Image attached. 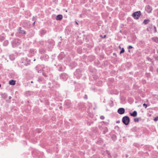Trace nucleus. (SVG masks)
<instances>
[{"mask_svg":"<svg viewBox=\"0 0 158 158\" xmlns=\"http://www.w3.org/2000/svg\"><path fill=\"white\" fill-rule=\"evenodd\" d=\"M46 33V31L44 30H41L40 31V33L42 35H44Z\"/></svg>","mask_w":158,"mask_h":158,"instance_id":"13","label":"nucleus"},{"mask_svg":"<svg viewBox=\"0 0 158 158\" xmlns=\"http://www.w3.org/2000/svg\"><path fill=\"white\" fill-rule=\"evenodd\" d=\"M100 118L101 119H104L105 118H104V117L103 116H101L100 117Z\"/></svg>","mask_w":158,"mask_h":158,"instance_id":"22","label":"nucleus"},{"mask_svg":"<svg viewBox=\"0 0 158 158\" xmlns=\"http://www.w3.org/2000/svg\"><path fill=\"white\" fill-rule=\"evenodd\" d=\"M153 28L154 30V32H157V30L156 29V27H155V26H153Z\"/></svg>","mask_w":158,"mask_h":158,"instance_id":"20","label":"nucleus"},{"mask_svg":"<svg viewBox=\"0 0 158 158\" xmlns=\"http://www.w3.org/2000/svg\"><path fill=\"white\" fill-rule=\"evenodd\" d=\"M130 115L133 117H135L137 116V112L136 111H134L132 113H130Z\"/></svg>","mask_w":158,"mask_h":158,"instance_id":"10","label":"nucleus"},{"mask_svg":"<svg viewBox=\"0 0 158 158\" xmlns=\"http://www.w3.org/2000/svg\"><path fill=\"white\" fill-rule=\"evenodd\" d=\"M149 21V20H146V19H145L144 20L143 23L145 24H147L148 23Z\"/></svg>","mask_w":158,"mask_h":158,"instance_id":"15","label":"nucleus"},{"mask_svg":"<svg viewBox=\"0 0 158 158\" xmlns=\"http://www.w3.org/2000/svg\"><path fill=\"white\" fill-rule=\"evenodd\" d=\"M143 106L145 107V108H147V105L145 103L143 104Z\"/></svg>","mask_w":158,"mask_h":158,"instance_id":"21","label":"nucleus"},{"mask_svg":"<svg viewBox=\"0 0 158 158\" xmlns=\"http://www.w3.org/2000/svg\"><path fill=\"white\" fill-rule=\"evenodd\" d=\"M60 77L64 81H66L68 78V76L66 74L62 73Z\"/></svg>","mask_w":158,"mask_h":158,"instance_id":"5","label":"nucleus"},{"mask_svg":"<svg viewBox=\"0 0 158 158\" xmlns=\"http://www.w3.org/2000/svg\"><path fill=\"white\" fill-rule=\"evenodd\" d=\"M123 123L126 125H128L130 122V118L128 116L123 117L122 119Z\"/></svg>","mask_w":158,"mask_h":158,"instance_id":"1","label":"nucleus"},{"mask_svg":"<svg viewBox=\"0 0 158 158\" xmlns=\"http://www.w3.org/2000/svg\"><path fill=\"white\" fill-rule=\"evenodd\" d=\"M154 120L155 121H157V120H158V117H155L154 119Z\"/></svg>","mask_w":158,"mask_h":158,"instance_id":"19","label":"nucleus"},{"mask_svg":"<svg viewBox=\"0 0 158 158\" xmlns=\"http://www.w3.org/2000/svg\"><path fill=\"white\" fill-rule=\"evenodd\" d=\"M45 56L46 58L47 59V60L48 58V55H45Z\"/></svg>","mask_w":158,"mask_h":158,"instance_id":"25","label":"nucleus"},{"mask_svg":"<svg viewBox=\"0 0 158 158\" xmlns=\"http://www.w3.org/2000/svg\"><path fill=\"white\" fill-rule=\"evenodd\" d=\"M13 33H12L11 34V35L12 36L13 35Z\"/></svg>","mask_w":158,"mask_h":158,"instance_id":"32","label":"nucleus"},{"mask_svg":"<svg viewBox=\"0 0 158 158\" xmlns=\"http://www.w3.org/2000/svg\"><path fill=\"white\" fill-rule=\"evenodd\" d=\"M132 48H133L132 46H131L130 45L128 47V49H130Z\"/></svg>","mask_w":158,"mask_h":158,"instance_id":"23","label":"nucleus"},{"mask_svg":"<svg viewBox=\"0 0 158 158\" xmlns=\"http://www.w3.org/2000/svg\"><path fill=\"white\" fill-rule=\"evenodd\" d=\"M1 84H0V87H1Z\"/></svg>","mask_w":158,"mask_h":158,"instance_id":"37","label":"nucleus"},{"mask_svg":"<svg viewBox=\"0 0 158 158\" xmlns=\"http://www.w3.org/2000/svg\"><path fill=\"white\" fill-rule=\"evenodd\" d=\"M120 123V121L119 120H118V121H116V123Z\"/></svg>","mask_w":158,"mask_h":158,"instance_id":"27","label":"nucleus"},{"mask_svg":"<svg viewBox=\"0 0 158 158\" xmlns=\"http://www.w3.org/2000/svg\"><path fill=\"white\" fill-rule=\"evenodd\" d=\"M75 23H76L77 24H78V23L76 21V22H75Z\"/></svg>","mask_w":158,"mask_h":158,"instance_id":"30","label":"nucleus"},{"mask_svg":"<svg viewBox=\"0 0 158 158\" xmlns=\"http://www.w3.org/2000/svg\"><path fill=\"white\" fill-rule=\"evenodd\" d=\"M18 32L21 35H25L26 33L25 31L21 30V28L19 27L18 30Z\"/></svg>","mask_w":158,"mask_h":158,"instance_id":"8","label":"nucleus"},{"mask_svg":"<svg viewBox=\"0 0 158 158\" xmlns=\"http://www.w3.org/2000/svg\"><path fill=\"white\" fill-rule=\"evenodd\" d=\"M21 43V41L19 39H15L12 43V46L13 47H16L19 45Z\"/></svg>","mask_w":158,"mask_h":158,"instance_id":"2","label":"nucleus"},{"mask_svg":"<svg viewBox=\"0 0 158 158\" xmlns=\"http://www.w3.org/2000/svg\"><path fill=\"white\" fill-rule=\"evenodd\" d=\"M145 10L148 13H150L152 10V8L150 6L148 5L145 7Z\"/></svg>","mask_w":158,"mask_h":158,"instance_id":"4","label":"nucleus"},{"mask_svg":"<svg viewBox=\"0 0 158 158\" xmlns=\"http://www.w3.org/2000/svg\"><path fill=\"white\" fill-rule=\"evenodd\" d=\"M141 15V12L140 11H138L133 13L132 15L133 17L135 19H138Z\"/></svg>","mask_w":158,"mask_h":158,"instance_id":"3","label":"nucleus"},{"mask_svg":"<svg viewBox=\"0 0 158 158\" xmlns=\"http://www.w3.org/2000/svg\"><path fill=\"white\" fill-rule=\"evenodd\" d=\"M124 48H122V49L121 50V51L120 52V54H121V53H123L124 52Z\"/></svg>","mask_w":158,"mask_h":158,"instance_id":"18","label":"nucleus"},{"mask_svg":"<svg viewBox=\"0 0 158 158\" xmlns=\"http://www.w3.org/2000/svg\"><path fill=\"white\" fill-rule=\"evenodd\" d=\"M128 51H129V52H130V50H129Z\"/></svg>","mask_w":158,"mask_h":158,"instance_id":"38","label":"nucleus"},{"mask_svg":"<svg viewBox=\"0 0 158 158\" xmlns=\"http://www.w3.org/2000/svg\"><path fill=\"white\" fill-rule=\"evenodd\" d=\"M35 21H34V22H33V26H34V25L35 24Z\"/></svg>","mask_w":158,"mask_h":158,"instance_id":"28","label":"nucleus"},{"mask_svg":"<svg viewBox=\"0 0 158 158\" xmlns=\"http://www.w3.org/2000/svg\"><path fill=\"white\" fill-rule=\"evenodd\" d=\"M134 120L135 122H138L139 121V119L138 118H134Z\"/></svg>","mask_w":158,"mask_h":158,"instance_id":"17","label":"nucleus"},{"mask_svg":"<svg viewBox=\"0 0 158 158\" xmlns=\"http://www.w3.org/2000/svg\"><path fill=\"white\" fill-rule=\"evenodd\" d=\"M37 18V17L36 16L33 17V18H32V20L33 21H35V20H36Z\"/></svg>","mask_w":158,"mask_h":158,"instance_id":"16","label":"nucleus"},{"mask_svg":"<svg viewBox=\"0 0 158 158\" xmlns=\"http://www.w3.org/2000/svg\"><path fill=\"white\" fill-rule=\"evenodd\" d=\"M106 129L105 131H104L103 132V133L104 134H105L106 132H107V128H106Z\"/></svg>","mask_w":158,"mask_h":158,"instance_id":"24","label":"nucleus"},{"mask_svg":"<svg viewBox=\"0 0 158 158\" xmlns=\"http://www.w3.org/2000/svg\"><path fill=\"white\" fill-rule=\"evenodd\" d=\"M63 18V16L61 15H59L56 16V19L57 20H60Z\"/></svg>","mask_w":158,"mask_h":158,"instance_id":"9","label":"nucleus"},{"mask_svg":"<svg viewBox=\"0 0 158 158\" xmlns=\"http://www.w3.org/2000/svg\"><path fill=\"white\" fill-rule=\"evenodd\" d=\"M9 99H10L11 98V97L10 96V97H9Z\"/></svg>","mask_w":158,"mask_h":158,"instance_id":"29","label":"nucleus"},{"mask_svg":"<svg viewBox=\"0 0 158 158\" xmlns=\"http://www.w3.org/2000/svg\"><path fill=\"white\" fill-rule=\"evenodd\" d=\"M152 40L156 42H158V38L157 37L152 38Z\"/></svg>","mask_w":158,"mask_h":158,"instance_id":"12","label":"nucleus"},{"mask_svg":"<svg viewBox=\"0 0 158 158\" xmlns=\"http://www.w3.org/2000/svg\"><path fill=\"white\" fill-rule=\"evenodd\" d=\"M8 44V41L7 40H6L3 42V45L5 46H6Z\"/></svg>","mask_w":158,"mask_h":158,"instance_id":"14","label":"nucleus"},{"mask_svg":"<svg viewBox=\"0 0 158 158\" xmlns=\"http://www.w3.org/2000/svg\"><path fill=\"white\" fill-rule=\"evenodd\" d=\"M11 60H14V59H12Z\"/></svg>","mask_w":158,"mask_h":158,"instance_id":"36","label":"nucleus"},{"mask_svg":"<svg viewBox=\"0 0 158 158\" xmlns=\"http://www.w3.org/2000/svg\"><path fill=\"white\" fill-rule=\"evenodd\" d=\"M126 157H128V155H126Z\"/></svg>","mask_w":158,"mask_h":158,"instance_id":"33","label":"nucleus"},{"mask_svg":"<svg viewBox=\"0 0 158 158\" xmlns=\"http://www.w3.org/2000/svg\"><path fill=\"white\" fill-rule=\"evenodd\" d=\"M9 84L10 85H14L15 84V81L14 80H11L9 81Z\"/></svg>","mask_w":158,"mask_h":158,"instance_id":"11","label":"nucleus"},{"mask_svg":"<svg viewBox=\"0 0 158 158\" xmlns=\"http://www.w3.org/2000/svg\"><path fill=\"white\" fill-rule=\"evenodd\" d=\"M98 83H100V85H101L102 84V81H99Z\"/></svg>","mask_w":158,"mask_h":158,"instance_id":"26","label":"nucleus"},{"mask_svg":"<svg viewBox=\"0 0 158 158\" xmlns=\"http://www.w3.org/2000/svg\"><path fill=\"white\" fill-rule=\"evenodd\" d=\"M125 111V109L123 108H120L118 110V112L120 114H123Z\"/></svg>","mask_w":158,"mask_h":158,"instance_id":"6","label":"nucleus"},{"mask_svg":"<svg viewBox=\"0 0 158 158\" xmlns=\"http://www.w3.org/2000/svg\"><path fill=\"white\" fill-rule=\"evenodd\" d=\"M66 105L67 106H68V103H66Z\"/></svg>","mask_w":158,"mask_h":158,"instance_id":"31","label":"nucleus"},{"mask_svg":"<svg viewBox=\"0 0 158 158\" xmlns=\"http://www.w3.org/2000/svg\"><path fill=\"white\" fill-rule=\"evenodd\" d=\"M106 36V35H105L104 36V37H105Z\"/></svg>","mask_w":158,"mask_h":158,"instance_id":"34","label":"nucleus"},{"mask_svg":"<svg viewBox=\"0 0 158 158\" xmlns=\"http://www.w3.org/2000/svg\"><path fill=\"white\" fill-rule=\"evenodd\" d=\"M75 74L77 77V78H79L81 76V75L79 69H77L75 73Z\"/></svg>","mask_w":158,"mask_h":158,"instance_id":"7","label":"nucleus"},{"mask_svg":"<svg viewBox=\"0 0 158 158\" xmlns=\"http://www.w3.org/2000/svg\"><path fill=\"white\" fill-rule=\"evenodd\" d=\"M31 83H33V81H31Z\"/></svg>","mask_w":158,"mask_h":158,"instance_id":"35","label":"nucleus"}]
</instances>
